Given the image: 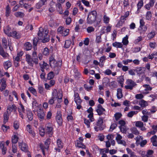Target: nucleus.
I'll use <instances>...</instances> for the list:
<instances>
[{
    "mask_svg": "<svg viewBox=\"0 0 157 157\" xmlns=\"http://www.w3.org/2000/svg\"><path fill=\"white\" fill-rule=\"evenodd\" d=\"M97 126L94 127V129L96 131H98L99 129L100 130H103L105 126L103 125V119L101 118H99L96 123Z\"/></svg>",
    "mask_w": 157,
    "mask_h": 157,
    "instance_id": "obj_3",
    "label": "nucleus"
},
{
    "mask_svg": "<svg viewBox=\"0 0 157 157\" xmlns=\"http://www.w3.org/2000/svg\"><path fill=\"white\" fill-rule=\"evenodd\" d=\"M43 54L45 56H47L49 54L48 49L47 48H45L43 52Z\"/></svg>",
    "mask_w": 157,
    "mask_h": 157,
    "instance_id": "obj_55",
    "label": "nucleus"
},
{
    "mask_svg": "<svg viewBox=\"0 0 157 157\" xmlns=\"http://www.w3.org/2000/svg\"><path fill=\"white\" fill-rule=\"evenodd\" d=\"M128 17V14L127 12L125 13V14L124 16H122L121 17L120 20L118 22L116 25V27H119L120 26H121L124 21V20H126V18Z\"/></svg>",
    "mask_w": 157,
    "mask_h": 157,
    "instance_id": "obj_6",
    "label": "nucleus"
},
{
    "mask_svg": "<svg viewBox=\"0 0 157 157\" xmlns=\"http://www.w3.org/2000/svg\"><path fill=\"white\" fill-rule=\"evenodd\" d=\"M143 6V2L142 0H140L137 4L138 9H140Z\"/></svg>",
    "mask_w": 157,
    "mask_h": 157,
    "instance_id": "obj_56",
    "label": "nucleus"
},
{
    "mask_svg": "<svg viewBox=\"0 0 157 157\" xmlns=\"http://www.w3.org/2000/svg\"><path fill=\"white\" fill-rule=\"evenodd\" d=\"M97 12L95 10H93L89 12L87 18V23L89 24H92L94 23L96 20Z\"/></svg>",
    "mask_w": 157,
    "mask_h": 157,
    "instance_id": "obj_2",
    "label": "nucleus"
},
{
    "mask_svg": "<svg viewBox=\"0 0 157 157\" xmlns=\"http://www.w3.org/2000/svg\"><path fill=\"white\" fill-rule=\"evenodd\" d=\"M119 80H118V82L121 84V86L122 87L123 86V81L124 79L123 76H120L118 78Z\"/></svg>",
    "mask_w": 157,
    "mask_h": 157,
    "instance_id": "obj_54",
    "label": "nucleus"
},
{
    "mask_svg": "<svg viewBox=\"0 0 157 157\" xmlns=\"http://www.w3.org/2000/svg\"><path fill=\"white\" fill-rule=\"evenodd\" d=\"M47 4V1L46 0H40L36 5V8L37 9H40L43 6Z\"/></svg>",
    "mask_w": 157,
    "mask_h": 157,
    "instance_id": "obj_14",
    "label": "nucleus"
},
{
    "mask_svg": "<svg viewBox=\"0 0 157 157\" xmlns=\"http://www.w3.org/2000/svg\"><path fill=\"white\" fill-rule=\"evenodd\" d=\"M122 116V114L121 113H117L114 114V117L116 120L117 121Z\"/></svg>",
    "mask_w": 157,
    "mask_h": 157,
    "instance_id": "obj_46",
    "label": "nucleus"
},
{
    "mask_svg": "<svg viewBox=\"0 0 157 157\" xmlns=\"http://www.w3.org/2000/svg\"><path fill=\"white\" fill-rule=\"evenodd\" d=\"M57 10L59 12L60 14H61V12H62V5L61 4L58 3L56 5Z\"/></svg>",
    "mask_w": 157,
    "mask_h": 157,
    "instance_id": "obj_47",
    "label": "nucleus"
},
{
    "mask_svg": "<svg viewBox=\"0 0 157 157\" xmlns=\"http://www.w3.org/2000/svg\"><path fill=\"white\" fill-rule=\"evenodd\" d=\"M17 107L14 104H13L11 106L10 105H8L7 107V111L9 110L10 112H11L13 110L14 112L16 111Z\"/></svg>",
    "mask_w": 157,
    "mask_h": 157,
    "instance_id": "obj_19",
    "label": "nucleus"
},
{
    "mask_svg": "<svg viewBox=\"0 0 157 157\" xmlns=\"http://www.w3.org/2000/svg\"><path fill=\"white\" fill-rule=\"evenodd\" d=\"M130 130L135 135H137L139 134V132L136 128H132Z\"/></svg>",
    "mask_w": 157,
    "mask_h": 157,
    "instance_id": "obj_45",
    "label": "nucleus"
},
{
    "mask_svg": "<svg viewBox=\"0 0 157 157\" xmlns=\"http://www.w3.org/2000/svg\"><path fill=\"white\" fill-rule=\"evenodd\" d=\"M2 41L3 46L4 48L6 49L7 48V45L6 39L5 38H3L2 39Z\"/></svg>",
    "mask_w": 157,
    "mask_h": 157,
    "instance_id": "obj_38",
    "label": "nucleus"
},
{
    "mask_svg": "<svg viewBox=\"0 0 157 157\" xmlns=\"http://www.w3.org/2000/svg\"><path fill=\"white\" fill-rule=\"evenodd\" d=\"M117 126V124L115 123L112 124L110 127L109 130L111 131H112Z\"/></svg>",
    "mask_w": 157,
    "mask_h": 157,
    "instance_id": "obj_61",
    "label": "nucleus"
},
{
    "mask_svg": "<svg viewBox=\"0 0 157 157\" xmlns=\"http://www.w3.org/2000/svg\"><path fill=\"white\" fill-rule=\"evenodd\" d=\"M69 29H66L62 32V36H65L68 35L69 33Z\"/></svg>",
    "mask_w": 157,
    "mask_h": 157,
    "instance_id": "obj_52",
    "label": "nucleus"
},
{
    "mask_svg": "<svg viewBox=\"0 0 157 157\" xmlns=\"http://www.w3.org/2000/svg\"><path fill=\"white\" fill-rule=\"evenodd\" d=\"M24 48L27 51L30 50L32 48L31 44L29 42H26L24 44Z\"/></svg>",
    "mask_w": 157,
    "mask_h": 157,
    "instance_id": "obj_23",
    "label": "nucleus"
},
{
    "mask_svg": "<svg viewBox=\"0 0 157 157\" xmlns=\"http://www.w3.org/2000/svg\"><path fill=\"white\" fill-rule=\"evenodd\" d=\"M39 39L35 37L34 38L33 40V45L36 47L37 44V43Z\"/></svg>",
    "mask_w": 157,
    "mask_h": 157,
    "instance_id": "obj_62",
    "label": "nucleus"
},
{
    "mask_svg": "<svg viewBox=\"0 0 157 157\" xmlns=\"http://www.w3.org/2000/svg\"><path fill=\"white\" fill-rule=\"evenodd\" d=\"M135 97L137 99H142L144 98V96L142 94H140L136 95Z\"/></svg>",
    "mask_w": 157,
    "mask_h": 157,
    "instance_id": "obj_64",
    "label": "nucleus"
},
{
    "mask_svg": "<svg viewBox=\"0 0 157 157\" xmlns=\"http://www.w3.org/2000/svg\"><path fill=\"white\" fill-rule=\"evenodd\" d=\"M56 121L59 125H61L62 123V120L61 117V114L59 113L56 117Z\"/></svg>",
    "mask_w": 157,
    "mask_h": 157,
    "instance_id": "obj_21",
    "label": "nucleus"
},
{
    "mask_svg": "<svg viewBox=\"0 0 157 157\" xmlns=\"http://www.w3.org/2000/svg\"><path fill=\"white\" fill-rule=\"evenodd\" d=\"M56 61L53 56H51L49 57L50 65L52 68L55 67V64Z\"/></svg>",
    "mask_w": 157,
    "mask_h": 157,
    "instance_id": "obj_17",
    "label": "nucleus"
},
{
    "mask_svg": "<svg viewBox=\"0 0 157 157\" xmlns=\"http://www.w3.org/2000/svg\"><path fill=\"white\" fill-rule=\"evenodd\" d=\"M25 60L29 66L32 67L33 66V63L32 62V57L30 55L28 54H26Z\"/></svg>",
    "mask_w": 157,
    "mask_h": 157,
    "instance_id": "obj_10",
    "label": "nucleus"
},
{
    "mask_svg": "<svg viewBox=\"0 0 157 157\" xmlns=\"http://www.w3.org/2000/svg\"><path fill=\"white\" fill-rule=\"evenodd\" d=\"M77 147L79 148H81L82 149H86V146L82 142L77 140Z\"/></svg>",
    "mask_w": 157,
    "mask_h": 157,
    "instance_id": "obj_29",
    "label": "nucleus"
},
{
    "mask_svg": "<svg viewBox=\"0 0 157 157\" xmlns=\"http://www.w3.org/2000/svg\"><path fill=\"white\" fill-rule=\"evenodd\" d=\"M55 67H61L62 65V61H56L55 63Z\"/></svg>",
    "mask_w": 157,
    "mask_h": 157,
    "instance_id": "obj_63",
    "label": "nucleus"
},
{
    "mask_svg": "<svg viewBox=\"0 0 157 157\" xmlns=\"http://www.w3.org/2000/svg\"><path fill=\"white\" fill-rule=\"evenodd\" d=\"M152 17V13L151 11H147L146 14V19L148 21L151 20V18Z\"/></svg>",
    "mask_w": 157,
    "mask_h": 157,
    "instance_id": "obj_32",
    "label": "nucleus"
},
{
    "mask_svg": "<svg viewBox=\"0 0 157 157\" xmlns=\"http://www.w3.org/2000/svg\"><path fill=\"white\" fill-rule=\"evenodd\" d=\"M11 36H13L17 39H18L19 38V36L17 35V32L15 31L11 32Z\"/></svg>",
    "mask_w": 157,
    "mask_h": 157,
    "instance_id": "obj_50",
    "label": "nucleus"
},
{
    "mask_svg": "<svg viewBox=\"0 0 157 157\" xmlns=\"http://www.w3.org/2000/svg\"><path fill=\"white\" fill-rule=\"evenodd\" d=\"M4 68L6 70L10 67L12 66V63L9 61H7L3 63Z\"/></svg>",
    "mask_w": 157,
    "mask_h": 157,
    "instance_id": "obj_25",
    "label": "nucleus"
},
{
    "mask_svg": "<svg viewBox=\"0 0 157 157\" xmlns=\"http://www.w3.org/2000/svg\"><path fill=\"white\" fill-rule=\"evenodd\" d=\"M11 11L10 8L8 5L6 8V17H8L10 16Z\"/></svg>",
    "mask_w": 157,
    "mask_h": 157,
    "instance_id": "obj_28",
    "label": "nucleus"
},
{
    "mask_svg": "<svg viewBox=\"0 0 157 157\" xmlns=\"http://www.w3.org/2000/svg\"><path fill=\"white\" fill-rule=\"evenodd\" d=\"M139 105L143 107H144L148 105V103L147 101L143 99H141L139 102Z\"/></svg>",
    "mask_w": 157,
    "mask_h": 157,
    "instance_id": "obj_26",
    "label": "nucleus"
},
{
    "mask_svg": "<svg viewBox=\"0 0 157 157\" xmlns=\"http://www.w3.org/2000/svg\"><path fill=\"white\" fill-rule=\"evenodd\" d=\"M18 138L16 135H14L12 138V144H15L18 141Z\"/></svg>",
    "mask_w": 157,
    "mask_h": 157,
    "instance_id": "obj_31",
    "label": "nucleus"
},
{
    "mask_svg": "<svg viewBox=\"0 0 157 157\" xmlns=\"http://www.w3.org/2000/svg\"><path fill=\"white\" fill-rule=\"evenodd\" d=\"M86 30L88 33H90L94 30V28L92 26H90L87 27Z\"/></svg>",
    "mask_w": 157,
    "mask_h": 157,
    "instance_id": "obj_60",
    "label": "nucleus"
},
{
    "mask_svg": "<svg viewBox=\"0 0 157 157\" xmlns=\"http://www.w3.org/2000/svg\"><path fill=\"white\" fill-rule=\"evenodd\" d=\"M11 28L9 25L6 26V28L4 29V33L7 35L8 36H11Z\"/></svg>",
    "mask_w": 157,
    "mask_h": 157,
    "instance_id": "obj_22",
    "label": "nucleus"
},
{
    "mask_svg": "<svg viewBox=\"0 0 157 157\" xmlns=\"http://www.w3.org/2000/svg\"><path fill=\"white\" fill-rule=\"evenodd\" d=\"M53 128L51 126H46L45 128V133L46 134H49V136H52L53 133Z\"/></svg>",
    "mask_w": 157,
    "mask_h": 157,
    "instance_id": "obj_8",
    "label": "nucleus"
},
{
    "mask_svg": "<svg viewBox=\"0 0 157 157\" xmlns=\"http://www.w3.org/2000/svg\"><path fill=\"white\" fill-rule=\"evenodd\" d=\"M113 47L117 48H121L122 47V44L121 43L115 42L113 44Z\"/></svg>",
    "mask_w": 157,
    "mask_h": 157,
    "instance_id": "obj_34",
    "label": "nucleus"
},
{
    "mask_svg": "<svg viewBox=\"0 0 157 157\" xmlns=\"http://www.w3.org/2000/svg\"><path fill=\"white\" fill-rule=\"evenodd\" d=\"M15 16L17 17H22L24 16V14L21 12H17L15 13Z\"/></svg>",
    "mask_w": 157,
    "mask_h": 157,
    "instance_id": "obj_42",
    "label": "nucleus"
},
{
    "mask_svg": "<svg viewBox=\"0 0 157 157\" xmlns=\"http://www.w3.org/2000/svg\"><path fill=\"white\" fill-rule=\"evenodd\" d=\"M28 90L34 95L36 96V90L32 87H29L28 88Z\"/></svg>",
    "mask_w": 157,
    "mask_h": 157,
    "instance_id": "obj_36",
    "label": "nucleus"
},
{
    "mask_svg": "<svg viewBox=\"0 0 157 157\" xmlns=\"http://www.w3.org/2000/svg\"><path fill=\"white\" fill-rule=\"evenodd\" d=\"M39 133L40 135L42 136H44L45 133V129L42 128H41L39 130Z\"/></svg>",
    "mask_w": 157,
    "mask_h": 157,
    "instance_id": "obj_48",
    "label": "nucleus"
},
{
    "mask_svg": "<svg viewBox=\"0 0 157 157\" xmlns=\"http://www.w3.org/2000/svg\"><path fill=\"white\" fill-rule=\"evenodd\" d=\"M136 85V84L133 81L128 79V89L132 90Z\"/></svg>",
    "mask_w": 157,
    "mask_h": 157,
    "instance_id": "obj_18",
    "label": "nucleus"
},
{
    "mask_svg": "<svg viewBox=\"0 0 157 157\" xmlns=\"http://www.w3.org/2000/svg\"><path fill=\"white\" fill-rule=\"evenodd\" d=\"M101 34L100 35L98 36H96V42L97 43H99L101 42Z\"/></svg>",
    "mask_w": 157,
    "mask_h": 157,
    "instance_id": "obj_57",
    "label": "nucleus"
},
{
    "mask_svg": "<svg viewBox=\"0 0 157 157\" xmlns=\"http://www.w3.org/2000/svg\"><path fill=\"white\" fill-rule=\"evenodd\" d=\"M57 144L59 148H62L63 147V144L61 140L59 139H57Z\"/></svg>",
    "mask_w": 157,
    "mask_h": 157,
    "instance_id": "obj_40",
    "label": "nucleus"
},
{
    "mask_svg": "<svg viewBox=\"0 0 157 157\" xmlns=\"http://www.w3.org/2000/svg\"><path fill=\"white\" fill-rule=\"evenodd\" d=\"M140 26L138 29L140 34L144 33L147 30V27L146 25H145V22L143 19L140 20Z\"/></svg>",
    "mask_w": 157,
    "mask_h": 157,
    "instance_id": "obj_4",
    "label": "nucleus"
},
{
    "mask_svg": "<svg viewBox=\"0 0 157 157\" xmlns=\"http://www.w3.org/2000/svg\"><path fill=\"white\" fill-rule=\"evenodd\" d=\"M6 79L5 78H2L0 81V83H1V86H6Z\"/></svg>",
    "mask_w": 157,
    "mask_h": 157,
    "instance_id": "obj_58",
    "label": "nucleus"
},
{
    "mask_svg": "<svg viewBox=\"0 0 157 157\" xmlns=\"http://www.w3.org/2000/svg\"><path fill=\"white\" fill-rule=\"evenodd\" d=\"M143 139V137L142 136H138L136 138H135V139L136 140V143L138 144H140V141L142 140Z\"/></svg>",
    "mask_w": 157,
    "mask_h": 157,
    "instance_id": "obj_44",
    "label": "nucleus"
},
{
    "mask_svg": "<svg viewBox=\"0 0 157 157\" xmlns=\"http://www.w3.org/2000/svg\"><path fill=\"white\" fill-rule=\"evenodd\" d=\"M19 123L18 121H15L13 123V127L15 129L17 130L19 128Z\"/></svg>",
    "mask_w": 157,
    "mask_h": 157,
    "instance_id": "obj_51",
    "label": "nucleus"
},
{
    "mask_svg": "<svg viewBox=\"0 0 157 157\" xmlns=\"http://www.w3.org/2000/svg\"><path fill=\"white\" fill-rule=\"evenodd\" d=\"M48 31L47 29L44 30H44L42 27H40L38 33V39L42 40V41L43 43L48 42L50 40L49 36L48 35Z\"/></svg>",
    "mask_w": 157,
    "mask_h": 157,
    "instance_id": "obj_1",
    "label": "nucleus"
},
{
    "mask_svg": "<svg viewBox=\"0 0 157 157\" xmlns=\"http://www.w3.org/2000/svg\"><path fill=\"white\" fill-rule=\"evenodd\" d=\"M128 157H136V155L135 154L134 152L132 151L131 150L129 149L128 148Z\"/></svg>",
    "mask_w": 157,
    "mask_h": 157,
    "instance_id": "obj_41",
    "label": "nucleus"
},
{
    "mask_svg": "<svg viewBox=\"0 0 157 157\" xmlns=\"http://www.w3.org/2000/svg\"><path fill=\"white\" fill-rule=\"evenodd\" d=\"M9 115L8 111H7L6 112L4 113L3 115V117L4 118L3 122L4 124H5L8 121L9 118Z\"/></svg>",
    "mask_w": 157,
    "mask_h": 157,
    "instance_id": "obj_27",
    "label": "nucleus"
},
{
    "mask_svg": "<svg viewBox=\"0 0 157 157\" xmlns=\"http://www.w3.org/2000/svg\"><path fill=\"white\" fill-rule=\"evenodd\" d=\"M153 152H154L152 150H148L144 157H153L151 155L153 153Z\"/></svg>",
    "mask_w": 157,
    "mask_h": 157,
    "instance_id": "obj_39",
    "label": "nucleus"
},
{
    "mask_svg": "<svg viewBox=\"0 0 157 157\" xmlns=\"http://www.w3.org/2000/svg\"><path fill=\"white\" fill-rule=\"evenodd\" d=\"M135 125L136 127H138L140 128V127H143L144 126V123L141 121H138L136 122Z\"/></svg>",
    "mask_w": 157,
    "mask_h": 157,
    "instance_id": "obj_49",
    "label": "nucleus"
},
{
    "mask_svg": "<svg viewBox=\"0 0 157 157\" xmlns=\"http://www.w3.org/2000/svg\"><path fill=\"white\" fill-rule=\"evenodd\" d=\"M27 116L28 119L30 121H32L33 119V113L31 111H28L27 112Z\"/></svg>",
    "mask_w": 157,
    "mask_h": 157,
    "instance_id": "obj_30",
    "label": "nucleus"
},
{
    "mask_svg": "<svg viewBox=\"0 0 157 157\" xmlns=\"http://www.w3.org/2000/svg\"><path fill=\"white\" fill-rule=\"evenodd\" d=\"M18 144L19 146L22 151L25 152L28 151V147L23 142H19Z\"/></svg>",
    "mask_w": 157,
    "mask_h": 157,
    "instance_id": "obj_11",
    "label": "nucleus"
},
{
    "mask_svg": "<svg viewBox=\"0 0 157 157\" xmlns=\"http://www.w3.org/2000/svg\"><path fill=\"white\" fill-rule=\"evenodd\" d=\"M0 148L2 149V153L5 155L6 153L7 149L5 147V142L4 141L1 142L0 144Z\"/></svg>",
    "mask_w": 157,
    "mask_h": 157,
    "instance_id": "obj_20",
    "label": "nucleus"
},
{
    "mask_svg": "<svg viewBox=\"0 0 157 157\" xmlns=\"http://www.w3.org/2000/svg\"><path fill=\"white\" fill-rule=\"evenodd\" d=\"M105 111V109L103 108L101 104H98V105L96 111L98 115L101 116L104 113V112Z\"/></svg>",
    "mask_w": 157,
    "mask_h": 157,
    "instance_id": "obj_7",
    "label": "nucleus"
},
{
    "mask_svg": "<svg viewBox=\"0 0 157 157\" xmlns=\"http://www.w3.org/2000/svg\"><path fill=\"white\" fill-rule=\"evenodd\" d=\"M155 1L156 0H150L149 2L144 6L145 8L148 10H150L151 7L154 6Z\"/></svg>",
    "mask_w": 157,
    "mask_h": 157,
    "instance_id": "obj_12",
    "label": "nucleus"
},
{
    "mask_svg": "<svg viewBox=\"0 0 157 157\" xmlns=\"http://www.w3.org/2000/svg\"><path fill=\"white\" fill-rule=\"evenodd\" d=\"M32 62L35 63L36 64H38V59L37 56V53L36 52H33L32 56Z\"/></svg>",
    "mask_w": 157,
    "mask_h": 157,
    "instance_id": "obj_9",
    "label": "nucleus"
},
{
    "mask_svg": "<svg viewBox=\"0 0 157 157\" xmlns=\"http://www.w3.org/2000/svg\"><path fill=\"white\" fill-rule=\"evenodd\" d=\"M37 116L41 121H42L44 119L45 114L43 108H38L37 109Z\"/></svg>",
    "mask_w": 157,
    "mask_h": 157,
    "instance_id": "obj_5",
    "label": "nucleus"
},
{
    "mask_svg": "<svg viewBox=\"0 0 157 157\" xmlns=\"http://www.w3.org/2000/svg\"><path fill=\"white\" fill-rule=\"evenodd\" d=\"M54 92L52 94V97L51 98V99H50L48 101V103L50 105H53L54 103V99L55 98H57V97L56 96V93H55V94H54Z\"/></svg>",
    "mask_w": 157,
    "mask_h": 157,
    "instance_id": "obj_24",
    "label": "nucleus"
},
{
    "mask_svg": "<svg viewBox=\"0 0 157 157\" xmlns=\"http://www.w3.org/2000/svg\"><path fill=\"white\" fill-rule=\"evenodd\" d=\"M2 129L3 131L6 132L7 131V130L10 128V127L9 126L2 125Z\"/></svg>",
    "mask_w": 157,
    "mask_h": 157,
    "instance_id": "obj_59",
    "label": "nucleus"
},
{
    "mask_svg": "<svg viewBox=\"0 0 157 157\" xmlns=\"http://www.w3.org/2000/svg\"><path fill=\"white\" fill-rule=\"evenodd\" d=\"M143 87L144 88V90L145 92L144 93L147 94L149 93V91H151L152 89V88L149 85L146 84L143 85Z\"/></svg>",
    "mask_w": 157,
    "mask_h": 157,
    "instance_id": "obj_13",
    "label": "nucleus"
},
{
    "mask_svg": "<svg viewBox=\"0 0 157 157\" xmlns=\"http://www.w3.org/2000/svg\"><path fill=\"white\" fill-rule=\"evenodd\" d=\"M122 90L121 89H118L117 90V96L118 99H120L122 97Z\"/></svg>",
    "mask_w": 157,
    "mask_h": 157,
    "instance_id": "obj_35",
    "label": "nucleus"
},
{
    "mask_svg": "<svg viewBox=\"0 0 157 157\" xmlns=\"http://www.w3.org/2000/svg\"><path fill=\"white\" fill-rule=\"evenodd\" d=\"M122 42L124 45H126L128 44V35H126L123 38Z\"/></svg>",
    "mask_w": 157,
    "mask_h": 157,
    "instance_id": "obj_53",
    "label": "nucleus"
},
{
    "mask_svg": "<svg viewBox=\"0 0 157 157\" xmlns=\"http://www.w3.org/2000/svg\"><path fill=\"white\" fill-rule=\"evenodd\" d=\"M26 127L27 131L32 136L34 137L35 136V134L34 131L31 128V125L29 124H28L27 125Z\"/></svg>",
    "mask_w": 157,
    "mask_h": 157,
    "instance_id": "obj_15",
    "label": "nucleus"
},
{
    "mask_svg": "<svg viewBox=\"0 0 157 157\" xmlns=\"http://www.w3.org/2000/svg\"><path fill=\"white\" fill-rule=\"evenodd\" d=\"M0 55L4 58L7 57L8 54L5 52L3 48L0 44Z\"/></svg>",
    "mask_w": 157,
    "mask_h": 157,
    "instance_id": "obj_16",
    "label": "nucleus"
},
{
    "mask_svg": "<svg viewBox=\"0 0 157 157\" xmlns=\"http://www.w3.org/2000/svg\"><path fill=\"white\" fill-rule=\"evenodd\" d=\"M71 42V40H67L65 41L64 48H68L70 47Z\"/></svg>",
    "mask_w": 157,
    "mask_h": 157,
    "instance_id": "obj_37",
    "label": "nucleus"
},
{
    "mask_svg": "<svg viewBox=\"0 0 157 157\" xmlns=\"http://www.w3.org/2000/svg\"><path fill=\"white\" fill-rule=\"evenodd\" d=\"M51 143V140L50 138L47 139L44 142V145L46 146V148H48L49 147V144Z\"/></svg>",
    "mask_w": 157,
    "mask_h": 157,
    "instance_id": "obj_43",
    "label": "nucleus"
},
{
    "mask_svg": "<svg viewBox=\"0 0 157 157\" xmlns=\"http://www.w3.org/2000/svg\"><path fill=\"white\" fill-rule=\"evenodd\" d=\"M55 76L54 72L53 71H50L47 75V78L48 80H51Z\"/></svg>",
    "mask_w": 157,
    "mask_h": 157,
    "instance_id": "obj_33",
    "label": "nucleus"
}]
</instances>
